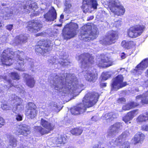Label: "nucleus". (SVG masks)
<instances>
[{"mask_svg":"<svg viewBox=\"0 0 148 148\" xmlns=\"http://www.w3.org/2000/svg\"><path fill=\"white\" fill-rule=\"evenodd\" d=\"M125 99L123 98H121L118 99L117 100L118 102L119 103H124L125 101Z\"/></svg>","mask_w":148,"mask_h":148,"instance_id":"864d4df0","label":"nucleus"},{"mask_svg":"<svg viewBox=\"0 0 148 148\" xmlns=\"http://www.w3.org/2000/svg\"><path fill=\"white\" fill-rule=\"evenodd\" d=\"M123 70V71H124L125 69L124 68H121L120 69V71L121 70Z\"/></svg>","mask_w":148,"mask_h":148,"instance_id":"774afa93","label":"nucleus"},{"mask_svg":"<svg viewBox=\"0 0 148 148\" xmlns=\"http://www.w3.org/2000/svg\"><path fill=\"white\" fill-rule=\"evenodd\" d=\"M57 25L58 26L61 27L62 26V24H58V25Z\"/></svg>","mask_w":148,"mask_h":148,"instance_id":"338daca9","label":"nucleus"},{"mask_svg":"<svg viewBox=\"0 0 148 148\" xmlns=\"http://www.w3.org/2000/svg\"><path fill=\"white\" fill-rule=\"evenodd\" d=\"M5 123V120L0 116V128L4 125Z\"/></svg>","mask_w":148,"mask_h":148,"instance_id":"09e8293b","label":"nucleus"},{"mask_svg":"<svg viewBox=\"0 0 148 148\" xmlns=\"http://www.w3.org/2000/svg\"><path fill=\"white\" fill-rule=\"evenodd\" d=\"M24 55L23 52L18 51H13L11 48H7L4 50L2 54L1 61L2 64L3 65H10L13 62V58L11 56H14L15 58L16 57V60L18 66L15 69L17 70L21 71H23L24 69L22 68L24 65L25 62L24 60L21 56L23 57Z\"/></svg>","mask_w":148,"mask_h":148,"instance_id":"39448f33","label":"nucleus"},{"mask_svg":"<svg viewBox=\"0 0 148 148\" xmlns=\"http://www.w3.org/2000/svg\"><path fill=\"white\" fill-rule=\"evenodd\" d=\"M144 135L141 132L136 133L134 136V144L141 143L143 141L144 138Z\"/></svg>","mask_w":148,"mask_h":148,"instance_id":"7c9ffc66","label":"nucleus"},{"mask_svg":"<svg viewBox=\"0 0 148 148\" xmlns=\"http://www.w3.org/2000/svg\"><path fill=\"white\" fill-rule=\"evenodd\" d=\"M18 148H29V147L27 146L22 145H21L19 147H18Z\"/></svg>","mask_w":148,"mask_h":148,"instance_id":"0e129e2a","label":"nucleus"},{"mask_svg":"<svg viewBox=\"0 0 148 148\" xmlns=\"http://www.w3.org/2000/svg\"><path fill=\"white\" fill-rule=\"evenodd\" d=\"M130 144L129 142L126 141L123 145H120L122 147L121 148H130Z\"/></svg>","mask_w":148,"mask_h":148,"instance_id":"a18cd8bd","label":"nucleus"},{"mask_svg":"<svg viewBox=\"0 0 148 148\" xmlns=\"http://www.w3.org/2000/svg\"><path fill=\"white\" fill-rule=\"evenodd\" d=\"M51 105L53 108V109L56 111H59L62 108L59 105H58L57 103L54 102H51Z\"/></svg>","mask_w":148,"mask_h":148,"instance_id":"58836bf2","label":"nucleus"},{"mask_svg":"<svg viewBox=\"0 0 148 148\" xmlns=\"http://www.w3.org/2000/svg\"><path fill=\"white\" fill-rule=\"evenodd\" d=\"M142 129L143 130L148 132V125H143L142 127Z\"/></svg>","mask_w":148,"mask_h":148,"instance_id":"3c124183","label":"nucleus"},{"mask_svg":"<svg viewBox=\"0 0 148 148\" xmlns=\"http://www.w3.org/2000/svg\"><path fill=\"white\" fill-rule=\"evenodd\" d=\"M49 63L52 64H57L58 62L60 65L64 66L65 65L64 56V53L61 52L60 53L59 58L57 59V57L54 56L51 57L48 60Z\"/></svg>","mask_w":148,"mask_h":148,"instance_id":"5701e85b","label":"nucleus"},{"mask_svg":"<svg viewBox=\"0 0 148 148\" xmlns=\"http://www.w3.org/2000/svg\"><path fill=\"white\" fill-rule=\"evenodd\" d=\"M41 2V11L44 12L48 10L49 7L50 5V3L48 0H40Z\"/></svg>","mask_w":148,"mask_h":148,"instance_id":"2f4dec72","label":"nucleus"},{"mask_svg":"<svg viewBox=\"0 0 148 148\" xmlns=\"http://www.w3.org/2000/svg\"><path fill=\"white\" fill-rule=\"evenodd\" d=\"M78 28L77 24L71 22L65 25V39H70L76 35V31Z\"/></svg>","mask_w":148,"mask_h":148,"instance_id":"ddd939ff","label":"nucleus"},{"mask_svg":"<svg viewBox=\"0 0 148 148\" xmlns=\"http://www.w3.org/2000/svg\"><path fill=\"white\" fill-rule=\"evenodd\" d=\"M111 76V75L109 74L108 72H103L101 75L102 79L104 80H107L108 78L110 77Z\"/></svg>","mask_w":148,"mask_h":148,"instance_id":"a19ab883","label":"nucleus"},{"mask_svg":"<svg viewBox=\"0 0 148 148\" xmlns=\"http://www.w3.org/2000/svg\"><path fill=\"white\" fill-rule=\"evenodd\" d=\"M57 14L56 10L53 7H51V9L45 14L44 17L47 21H53L56 19Z\"/></svg>","mask_w":148,"mask_h":148,"instance_id":"b1692460","label":"nucleus"},{"mask_svg":"<svg viewBox=\"0 0 148 148\" xmlns=\"http://www.w3.org/2000/svg\"><path fill=\"white\" fill-rule=\"evenodd\" d=\"M33 60L30 58L28 60V61H29V62H30V63H29V64L31 67H33L34 65Z\"/></svg>","mask_w":148,"mask_h":148,"instance_id":"5fc2aeb1","label":"nucleus"},{"mask_svg":"<svg viewBox=\"0 0 148 148\" xmlns=\"http://www.w3.org/2000/svg\"><path fill=\"white\" fill-rule=\"evenodd\" d=\"M107 1L108 7L111 12L114 13V16L116 15H123L125 12L123 6L120 5L118 0H108Z\"/></svg>","mask_w":148,"mask_h":148,"instance_id":"6e6552de","label":"nucleus"},{"mask_svg":"<svg viewBox=\"0 0 148 148\" xmlns=\"http://www.w3.org/2000/svg\"><path fill=\"white\" fill-rule=\"evenodd\" d=\"M124 77L122 75H119L112 79L111 84V92L116 91L120 88L125 86L127 84L126 82H123Z\"/></svg>","mask_w":148,"mask_h":148,"instance_id":"f8f14e48","label":"nucleus"},{"mask_svg":"<svg viewBox=\"0 0 148 148\" xmlns=\"http://www.w3.org/2000/svg\"><path fill=\"white\" fill-rule=\"evenodd\" d=\"M42 26L41 21L38 20H34L27 23V28L30 32L36 33L40 29Z\"/></svg>","mask_w":148,"mask_h":148,"instance_id":"f3484780","label":"nucleus"},{"mask_svg":"<svg viewBox=\"0 0 148 148\" xmlns=\"http://www.w3.org/2000/svg\"><path fill=\"white\" fill-rule=\"evenodd\" d=\"M117 38V32L113 30L109 31L106 38L103 40L104 45H110L114 42V41Z\"/></svg>","mask_w":148,"mask_h":148,"instance_id":"aec40b11","label":"nucleus"},{"mask_svg":"<svg viewBox=\"0 0 148 148\" xmlns=\"http://www.w3.org/2000/svg\"><path fill=\"white\" fill-rule=\"evenodd\" d=\"M106 15V13L104 11L101 10L98 12L97 16H99V18H101L104 15Z\"/></svg>","mask_w":148,"mask_h":148,"instance_id":"49530a36","label":"nucleus"},{"mask_svg":"<svg viewBox=\"0 0 148 148\" xmlns=\"http://www.w3.org/2000/svg\"><path fill=\"white\" fill-rule=\"evenodd\" d=\"M64 18V15L62 14L60 16V19L59 21L61 22L62 21V20Z\"/></svg>","mask_w":148,"mask_h":148,"instance_id":"e2e57ef3","label":"nucleus"},{"mask_svg":"<svg viewBox=\"0 0 148 148\" xmlns=\"http://www.w3.org/2000/svg\"><path fill=\"white\" fill-rule=\"evenodd\" d=\"M145 27L143 25H136L131 27L127 32L128 35L131 38H136L143 33Z\"/></svg>","mask_w":148,"mask_h":148,"instance_id":"2eb2a0df","label":"nucleus"},{"mask_svg":"<svg viewBox=\"0 0 148 148\" xmlns=\"http://www.w3.org/2000/svg\"><path fill=\"white\" fill-rule=\"evenodd\" d=\"M147 120H148V113L147 112L140 115L137 119V121L138 123L145 122Z\"/></svg>","mask_w":148,"mask_h":148,"instance_id":"473e14b6","label":"nucleus"},{"mask_svg":"<svg viewBox=\"0 0 148 148\" xmlns=\"http://www.w3.org/2000/svg\"><path fill=\"white\" fill-rule=\"evenodd\" d=\"M130 133L127 131L123 132L119 137L115 139H114L110 142V144L111 145L110 147H115L116 146L122 145L126 141H128L127 139L129 137Z\"/></svg>","mask_w":148,"mask_h":148,"instance_id":"4468645a","label":"nucleus"},{"mask_svg":"<svg viewBox=\"0 0 148 148\" xmlns=\"http://www.w3.org/2000/svg\"><path fill=\"white\" fill-rule=\"evenodd\" d=\"M9 139L10 144V145L12 147H15L16 146V140L14 137L11 135H10L8 136V137Z\"/></svg>","mask_w":148,"mask_h":148,"instance_id":"4c0bfd02","label":"nucleus"},{"mask_svg":"<svg viewBox=\"0 0 148 148\" xmlns=\"http://www.w3.org/2000/svg\"><path fill=\"white\" fill-rule=\"evenodd\" d=\"M148 66V58H146L136 66L135 69L132 71V74L136 76L140 75L144 69Z\"/></svg>","mask_w":148,"mask_h":148,"instance_id":"dca6fc26","label":"nucleus"},{"mask_svg":"<svg viewBox=\"0 0 148 148\" xmlns=\"http://www.w3.org/2000/svg\"><path fill=\"white\" fill-rule=\"evenodd\" d=\"M71 0H65V13H70L71 12V5L70 3Z\"/></svg>","mask_w":148,"mask_h":148,"instance_id":"e433bc0d","label":"nucleus"},{"mask_svg":"<svg viewBox=\"0 0 148 148\" xmlns=\"http://www.w3.org/2000/svg\"><path fill=\"white\" fill-rule=\"evenodd\" d=\"M99 60L98 66L99 67H108L111 65H108V64L109 60L108 58L105 56Z\"/></svg>","mask_w":148,"mask_h":148,"instance_id":"c756f323","label":"nucleus"},{"mask_svg":"<svg viewBox=\"0 0 148 148\" xmlns=\"http://www.w3.org/2000/svg\"><path fill=\"white\" fill-rule=\"evenodd\" d=\"M37 112L35 104L32 102L28 103L27 105L25 113L27 117L28 118L33 119L36 116Z\"/></svg>","mask_w":148,"mask_h":148,"instance_id":"6ab92c4d","label":"nucleus"},{"mask_svg":"<svg viewBox=\"0 0 148 148\" xmlns=\"http://www.w3.org/2000/svg\"><path fill=\"white\" fill-rule=\"evenodd\" d=\"M122 124L121 122H117L111 125L108 129V136L111 137H114L122 129Z\"/></svg>","mask_w":148,"mask_h":148,"instance_id":"a211bd4d","label":"nucleus"},{"mask_svg":"<svg viewBox=\"0 0 148 148\" xmlns=\"http://www.w3.org/2000/svg\"><path fill=\"white\" fill-rule=\"evenodd\" d=\"M137 112V110H136L128 112L125 116L123 117V120L127 124L128 123H130V121L136 115Z\"/></svg>","mask_w":148,"mask_h":148,"instance_id":"bb28decb","label":"nucleus"},{"mask_svg":"<svg viewBox=\"0 0 148 148\" xmlns=\"http://www.w3.org/2000/svg\"><path fill=\"white\" fill-rule=\"evenodd\" d=\"M16 130L19 133L24 136H27L30 133L29 127L25 124L18 125L17 126Z\"/></svg>","mask_w":148,"mask_h":148,"instance_id":"a878e982","label":"nucleus"},{"mask_svg":"<svg viewBox=\"0 0 148 148\" xmlns=\"http://www.w3.org/2000/svg\"><path fill=\"white\" fill-rule=\"evenodd\" d=\"M97 29H92V27L90 25H84L81 31V39L84 41L88 42L92 38L91 36H93V38L96 37L97 34Z\"/></svg>","mask_w":148,"mask_h":148,"instance_id":"423d86ee","label":"nucleus"},{"mask_svg":"<svg viewBox=\"0 0 148 148\" xmlns=\"http://www.w3.org/2000/svg\"><path fill=\"white\" fill-rule=\"evenodd\" d=\"M91 120L92 121H97V118L96 116H93L91 118Z\"/></svg>","mask_w":148,"mask_h":148,"instance_id":"13d9d810","label":"nucleus"},{"mask_svg":"<svg viewBox=\"0 0 148 148\" xmlns=\"http://www.w3.org/2000/svg\"><path fill=\"white\" fill-rule=\"evenodd\" d=\"M4 36H0V44H2L6 42V38H4Z\"/></svg>","mask_w":148,"mask_h":148,"instance_id":"8fccbe9b","label":"nucleus"},{"mask_svg":"<svg viewBox=\"0 0 148 148\" xmlns=\"http://www.w3.org/2000/svg\"><path fill=\"white\" fill-rule=\"evenodd\" d=\"M62 142V138H60L59 139L58 138L57 140H56V143L57 144H61Z\"/></svg>","mask_w":148,"mask_h":148,"instance_id":"4d7b16f0","label":"nucleus"},{"mask_svg":"<svg viewBox=\"0 0 148 148\" xmlns=\"http://www.w3.org/2000/svg\"><path fill=\"white\" fill-rule=\"evenodd\" d=\"M77 79L74 74L66 73L65 77V98L67 96L70 97L68 100L65 99L67 102L70 100L74 99L81 92L83 89L82 87L84 84L79 83Z\"/></svg>","mask_w":148,"mask_h":148,"instance_id":"f03ea898","label":"nucleus"},{"mask_svg":"<svg viewBox=\"0 0 148 148\" xmlns=\"http://www.w3.org/2000/svg\"><path fill=\"white\" fill-rule=\"evenodd\" d=\"M100 147L99 144H96L94 145L92 148H100Z\"/></svg>","mask_w":148,"mask_h":148,"instance_id":"052dcab7","label":"nucleus"},{"mask_svg":"<svg viewBox=\"0 0 148 148\" xmlns=\"http://www.w3.org/2000/svg\"><path fill=\"white\" fill-rule=\"evenodd\" d=\"M66 60L67 61V60H66V59H65V68L66 67H69V66L71 65V64H68L67 63V62H66Z\"/></svg>","mask_w":148,"mask_h":148,"instance_id":"680f3d73","label":"nucleus"},{"mask_svg":"<svg viewBox=\"0 0 148 148\" xmlns=\"http://www.w3.org/2000/svg\"><path fill=\"white\" fill-rule=\"evenodd\" d=\"M42 34L41 33H38V34H36V36H42Z\"/></svg>","mask_w":148,"mask_h":148,"instance_id":"69168bd1","label":"nucleus"},{"mask_svg":"<svg viewBox=\"0 0 148 148\" xmlns=\"http://www.w3.org/2000/svg\"><path fill=\"white\" fill-rule=\"evenodd\" d=\"M34 129V130L36 132L39 133V134L41 135L48 133V131L42 128L41 126H35Z\"/></svg>","mask_w":148,"mask_h":148,"instance_id":"f704fd0d","label":"nucleus"},{"mask_svg":"<svg viewBox=\"0 0 148 148\" xmlns=\"http://www.w3.org/2000/svg\"><path fill=\"white\" fill-rule=\"evenodd\" d=\"M48 81L52 84L54 87L55 90L60 92H64V78L62 77L54 74L50 76L48 78Z\"/></svg>","mask_w":148,"mask_h":148,"instance_id":"0eeeda50","label":"nucleus"},{"mask_svg":"<svg viewBox=\"0 0 148 148\" xmlns=\"http://www.w3.org/2000/svg\"><path fill=\"white\" fill-rule=\"evenodd\" d=\"M6 27L7 29L10 31L13 29V25L12 24H9L7 25Z\"/></svg>","mask_w":148,"mask_h":148,"instance_id":"603ef678","label":"nucleus"},{"mask_svg":"<svg viewBox=\"0 0 148 148\" xmlns=\"http://www.w3.org/2000/svg\"><path fill=\"white\" fill-rule=\"evenodd\" d=\"M10 98V105L12 106H16L12 109V111L14 113L17 114L23 109L24 106L22 104V100L21 98L14 94L11 95Z\"/></svg>","mask_w":148,"mask_h":148,"instance_id":"9b49d317","label":"nucleus"},{"mask_svg":"<svg viewBox=\"0 0 148 148\" xmlns=\"http://www.w3.org/2000/svg\"><path fill=\"white\" fill-rule=\"evenodd\" d=\"M97 5L96 0H83L82 8L84 12L86 13L89 10V8L96 9Z\"/></svg>","mask_w":148,"mask_h":148,"instance_id":"412c9836","label":"nucleus"},{"mask_svg":"<svg viewBox=\"0 0 148 148\" xmlns=\"http://www.w3.org/2000/svg\"><path fill=\"white\" fill-rule=\"evenodd\" d=\"M99 94L95 92L89 91L84 97L82 103L70 109L72 114L77 115L82 114L85 112L87 108L93 106L98 101Z\"/></svg>","mask_w":148,"mask_h":148,"instance_id":"20e7f679","label":"nucleus"},{"mask_svg":"<svg viewBox=\"0 0 148 148\" xmlns=\"http://www.w3.org/2000/svg\"><path fill=\"white\" fill-rule=\"evenodd\" d=\"M111 112L104 114L103 116L106 119H110L111 120Z\"/></svg>","mask_w":148,"mask_h":148,"instance_id":"c03bdc74","label":"nucleus"},{"mask_svg":"<svg viewBox=\"0 0 148 148\" xmlns=\"http://www.w3.org/2000/svg\"><path fill=\"white\" fill-rule=\"evenodd\" d=\"M27 39L26 35H20L17 36L12 40L11 43L14 45H21L25 42Z\"/></svg>","mask_w":148,"mask_h":148,"instance_id":"393cba45","label":"nucleus"},{"mask_svg":"<svg viewBox=\"0 0 148 148\" xmlns=\"http://www.w3.org/2000/svg\"><path fill=\"white\" fill-rule=\"evenodd\" d=\"M133 43V42L132 41L123 40L121 43V45L123 48L128 49L132 47Z\"/></svg>","mask_w":148,"mask_h":148,"instance_id":"c9c22d12","label":"nucleus"},{"mask_svg":"<svg viewBox=\"0 0 148 148\" xmlns=\"http://www.w3.org/2000/svg\"><path fill=\"white\" fill-rule=\"evenodd\" d=\"M83 130L82 127L74 128L70 130L71 133L73 135L75 136H79L82 133Z\"/></svg>","mask_w":148,"mask_h":148,"instance_id":"72a5a7b5","label":"nucleus"},{"mask_svg":"<svg viewBox=\"0 0 148 148\" xmlns=\"http://www.w3.org/2000/svg\"><path fill=\"white\" fill-rule=\"evenodd\" d=\"M1 78H3L5 81V84L4 86L5 88H7L8 89L12 86H14V88H16V90L19 91L20 93L23 94V95H25V92L24 90L21 89L18 86H15L14 84L12 83V81L8 79L7 76L5 75L3 77L0 76V79Z\"/></svg>","mask_w":148,"mask_h":148,"instance_id":"4be33fe9","label":"nucleus"},{"mask_svg":"<svg viewBox=\"0 0 148 148\" xmlns=\"http://www.w3.org/2000/svg\"><path fill=\"white\" fill-rule=\"evenodd\" d=\"M40 124L43 127L48 130H53L55 126L54 124L43 119H41Z\"/></svg>","mask_w":148,"mask_h":148,"instance_id":"c85d7f7f","label":"nucleus"},{"mask_svg":"<svg viewBox=\"0 0 148 148\" xmlns=\"http://www.w3.org/2000/svg\"><path fill=\"white\" fill-rule=\"evenodd\" d=\"M1 107L3 110H10L12 108L10 106L6 104H3L1 106Z\"/></svg>","mask_w":148,"mask_h":148,"instance_id":"37998d69","label":"nucleus"},{"mask_svg":"<svg viewBox=\"0 0 148 148\" xmlns=\"http://www.w3.org/2000/svg\"><path fill=\"white\" fill-rule=\"evenodd\" d=\"M100 86L102 87H105L106 86V83H101L100 84Z\"/></svg>","mask_w":148,"mask_h":148,"instance_id":"bf43d9fd","label":"nucleus"},{"mask_svg":"<svg viewBox=\"0 0 148 148\" xmlns=\"http://www.w3.org/2000/svg\"><path fill=\"white\" fill-rule=\"evenodd\" d=\"M51 42L50 40L48 39L40 41L38 42V45L36 46V52L38 54L44 55L45 53L49 52L52 49L50 47Z\"/></svg>","mask_w":148,"mask_h":148,"instance_id":"9d476101","label":"nucleus"},{"mask_svg":"<svg viewBox=\"0 0 148 148\" xmlns=\"http://www.w3.org/2000/svg\"><path fill=\"white\" fill-rule=\"evenodd\" d=\"M23 79L26 81V84L30 88L33 87L35 83V81L31 75L26 74H23Z\"/></svg>","mask_w":148,"mask_h":148,"instance_id":"cd10ccee","label":"nucleus"},{"mask_svg":"<svg viewBox=\"0 0 148 148\" xmlns=\"http://www.w3.org/2000/svg\"><path fill=\"white\" fill-rule=\"evenodd\" d=\"M2 5L1 10H0V27L3 25L1 22L2 18L5 20L12 19L14 14H17L20 11L23 13H28L32 10L34 12L33 14L34 16H37L39 14V12L34 11L37 8L38 6L37 3L33 1L29 0L18 3L15 8L11 7L10 10L5 4H2Z\"/></svg>","mask_w":148,"mask_h":148,"instance_id":"f257e3e1","label":"nucleus"},{"mask_svg":"<svg viewBox=\"0 0 148 148\" xmlns=\"http://www.w3.org/2000/svg\"><path fill=\"white\" fill-rule=\"evenodd\" d=\"M110 114L111 116V120L117 118L119 116V114L118 113L114 112H111Z\"/></svg>","mask_w":148,"mask_h":148,"instance_id":"79ce46f5","label":"nucleus"},{"mask_svg":"<svg viewBox=\"0 0 148 148\" xmlns=\"http://www.w3.org/2000/svg\"><path fill=\"white\" fill-rule=\"evenodd\" d=\"M136 99L138 103L131 101L122 107V109L124 110H129L133 108L138 106L139 102H141L143 103L148 104V91L145 93L138 95L136 97Z\"/></svg>","mask_w":148,"mask_h":148,"instance_id":"1a4fd4ad","label":"nucleus"},{"mask_svg":"<svg viewBox=\"0 0 148 148\" xmlns=\"http://www.w3.org/2000/svg\"><path fill=\"white\" fill-rule=\"evenodd\" d=\"M23 119V116L18 114L16 116V119L18 121H22Z\"/></svg>","mask_w":148,"mask_h":148,"instance_id":"de8ad7c7","label":"nucleus"},{"mask_svg":"<svg viewBox=\"0 0 148 148\" xmlns=\"http://www.w3.org/2000/svg\"><path fill=\"white\" fill-rule=\"evenodd\" d=\"M121 58L122 59L125 58L126 57V54L124 52H122L120 54Z\"/></svg>","mask_w":148,"mask_h":148,"instance_id":"6e6d98bb","label":"nucleus"},{"mask_svg":"<svg viewBox=\"0 0 148 148\" xmlns=\"http://www.w3.org/2000/svg\"><path fill=\"white\" fill-rule=\"evenodd\" d=\"M9 77H11V78L14 79H19L20 76L16 72H11L10 73H9L8 74Z\"/></svg>","mask_w":148,"mask_h":148,"instance_id":"ea45409f","label":"nucleus"},{"mask_svg":"<svg viewBox=\"0 0 148 148\" xmlns=\"http://www.w3.org/2000/svg\"><path fill=\"white\" fill-rule=\"evenodd\" d=\"M76 58L78 60H80L81 68L83 69V74L86 79L90 82H95L97 79V75L93 73L90 67V64L94 62L93 58L90 54L84 53L79 56H77Z\"/></svg>","mask_w":148,"mask_h":148,"instance_id":"7ed1b4c3","label":"nucleus"}]
</instances>
